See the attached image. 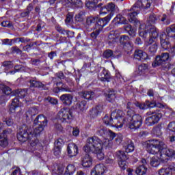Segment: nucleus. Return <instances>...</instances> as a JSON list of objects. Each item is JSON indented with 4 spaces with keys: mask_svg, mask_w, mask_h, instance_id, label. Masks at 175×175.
Here are the masks:
<instances>
[{
    "mask_svg": "<svg viewBox=\"0 0 175 175\" xmlns=\"http://www.w3.org/2000/svg\"><path fill=\"white\" fill-rule=\"evenodd\" d=\"M142 144L149 154H157V158L161 162H167L170 157L175 159V151L167 148L165 142L161 140L149 139L143 142Z\"/></svg>",
    "mask_w": 175,
    "mask_h": 175,
    "instance_id": "nucleus-1",
    "label": "nucleus"
},
{
    "mask_svg": "<svg viewBox=\"0 0 175 175\" xmlns=\"http://www.w3.org/2000/svg\"><path fill=\"white\" fill-rule=\"evenodd\" d=\"M113 112L116 113L114 115L115 121L119 122L120 125V124H122V126L124 124H126V122H129V128L133 131L139 129V128L142 126V124H143V120L142 119V116L140 115H130L129 113H132L133 114V111L132 110L127 111V115L129 116L127 118H124V113L121 110H118L117 112Z\"/></svg>",
    "mask_w": 175,
    "mask_h": 175,
    "instance_id": "nucleus-2",
    "label": "nucleus"
},
{
    "mask_svg": "<svg viewBox=\"0 0 175 175\" xmlns=\"http://www.w3.org/2000/svg\"><path fill=\"white\" fill-rule=\"evenodd\" d=\"M103 142L96 136L88 138L86 144L83 147L85 152H92L96 154V157L99 161H102L105 158V154L103 153Z\"/></svg>",
    "mask_w": 175,
    "mask_h": 175,
    "instance_id": "nucleus-3",
    "label": "nucleus"
},
{
    "mask_svg": "<svg viewBox=\"0 0 175 175\" xmlns=\"http://www.w3.org/2000/svg\"><path fill=\"white\" fill-rule=\"evenodd\" d=\"M43 126H37L33 128V131H29L28 126L23 125L19 130L17 135V139L19 142L24 143L31 137H36L43 132Z\"/></svg>",
    "mask_w": 175,
    "mask_h": 175,
    "instance_id": "nucleus-4",
    "label": "nucleus"
},
{
    "mask_svg": "<svg viewBox=\"0 0 175 175\" xmlns=\"http://www.w3.org/2000/svg\"><path fill=\"white\" fill-rule=\"evenodd\" d=\"M148 31V29L144 25H140L139 29V36L143 39H150V38L157 39L159 36V30L155 26L150 27Z\"/></svg>",
    "mask_w": 175,
    "mask_h": 175,
    "instance_id": "nucleus-5",
    "label": "nucleus"
},
{
    "mask_svg": "<svg viewBox=\"0 0 175 175\" xmlns=\"http://www.w3.org/2000/svg\"><path fill=\"white\" fill-rule=\"evenodd\" d=\"M148 115L151 116L148 117L145 120V124L148 125V126H152V125H155V124H158V122H159V120L162 118V114L159 112H148Z\"/></svg>",
    "mask_w": 175,
    "mask_h": 175,
    "instance_id": "nucleus-6",
    "label": "nucleus"
},
{
    "mask_svg": "<svg viewBox=\"0 0 175 175\" xmlns=\"http://www.w3.org/2000/svg\"><path fill=\"white\" fill-rule=\"evenodd\" d=\"M72 117V112L68 108H63L57 113V119L61 122H69Z\"/></svg>",
    "mask_w": 175,
    "mask_h": 175,
    "instance_id": "nucleus-7",
    "label": "nucleus"
},
{
    "mask_svg": "<svg viewBox=\"0 0 175 175\" xmlns=\"http://www.w3.org/2000/svg\"><path fill=\"white\" fill-rule=\"evenodd\" d=\"M152 5V0H137V1L133 5V9H141V10H147L150 9Z\"/></svg>",
    "mask_w": 175,
    "mask_h": 175,
    "instance_id": "nucleus-8",
    "label": "nucleus"
},
{
    "mask_svg": "<svg viewBox=\"0 0 175 175\" xmlns=\"http://www.w3.org/2000/svg\"><path fill=\"white\" fill-rule=\"evenodd\" d=\"M111 17H113V13H110L103 18H98L97 21H96V23L95 25V27L102 31L103 29V27H105V25L109 24L110 20H111Z\"/></svg>",
    "mask_w": 175,
    "mask_h": 175,
    "instance_id": "nucleus-9",
    "label": "nucleus"
},
{
    "mask_svg": "<svg viewBox=\"0 0 175 175\" xmlns=\"http://www.w3.org/2000/svg\"><path fill=\"white\" fill-rule=\"evenodd\" d=\"M116 115V112H112L111 113V116L106 115L103 119V121L105 125H109V126H116L117 128H122V124H114V121L113 120V117Z\"/></svg>",
    "mask_w": 175,
    "mask_h": 175,
    "instance_id": "nucleus-10",
    "label": "nucleus"
},
{
    "mask_svg": "<svg viewBox=\"0 0 175 175\" xmlns=\"http://www.w3.org/2000/svg\"><path fill=\"white\" fill-rule=\"evenodd\" d=\"M117 135L118 134H116V133L111 131V130H108L107 135L109 136V139H105V142H103V146L108 148H111V147H113L112 140L117 137Z\"/></svg>",
    "mask_w": 175,
    "mask_h": 175,
    "instance_id": "nucleus-11",
    "label": "nucleus"
},
{
    "mask_svg": "<svg viewBox=\"0 0 175 175\" xmlns=\"http://www.w3.org/2000/svg\"><path fill=\"white\" fill-rule=\"evenodd\" d=\"M107 172V167L103 164H98L92 170V175H103Z\"/></svg>",
    "mask_w": 175,
    "mask_h": 175,
    "instance_id": "nucleus-12",
    "label": "nucleus"
},
{
    "mask_svg": "<svg viewBox=\"0 0 175 175\" xmlns=\"http://www.w3.org/2000/svg\"><path fill=\"white\" fill-rule=\"evenodd\" d=\"M114 10H116V5L113 3H109L107 5L100 8V14H107V12H111L114 16Z\"/></svg>",
    "mask_w": 175,
    "mask_h": 175,
    "instance_id": "nucleus-13",
    "label": "nucleus"
},
{
    "mask_svg": "<svg viewBox=\"0 0 175 175\" xmlns=\"http://www.w3.org/2000/svg\"><path fill=\"white\" fill-rule=\"evenodd\" d=\"M67 152L70 157H76L79 154V147L75 143H70L67 146Z\"/></svg>",
    "mask_w": 175,
    "mask_h": 175,
    "instance_id": "nucleus-14",
    "label": "nucleus"
},
{
    "mask_svg": "<svg viewBox=\"0 0 175 175\" xmlns=\"http://www.w3.org/2000/svg\"><path fill=\"white\" fill-rule=\"evenodd\" d=\"M134 58L137 59L138 61H146V59H148V55L147 53L143 51L142 50H135L134 53Z\"/></svg>",
    "mask_w": 175,
    "mask_h": 175,
    "instance_id": "nucleus-15",
    "label": "nucleus"
},
{
    "mask_svg": "<svg viewBox=\"0 0 175 175\" xmlns=\"http://www.w3.org/2000/svg\"><path fill=\"white\" fill-rule=\"evenodd\" d=\"M152 66H162L164 69H169L170 68L169 63L164 62L159 55L156 57L154 64H152Z\"/></svg>",
    "mask_w": 175,
    "mask_h": 175,
    "instance_id": "nucleus-16",
    "label": "nucleus"
},
{
    "mask_svg": "<svg viewBox=\"0 0 175 175\" xmlns=\"http://www.w3.org/2000/svg\"><path fill=\"white\" fill-rule=\"evenodd\" d=\"M60 100L64 105H66V106H70L73 100V96L70 94H62L60 96Z\"/></svg>",
    "mask_w": 175,
    "mask_h": 175,
    "instance_id": "nucleus-17",
    "label": "nucleus"
},
{
    "mask_svg": "<svg viewBox=\"0 0 175 175\" xmlns=\"http://www.w3.org/2000/svg\"><path fill=\"white\" fill-rule=\"evenodd\" d=\"M160 43L162 49L164 50H167V49H170V42L166 40V33H161L160 34Z\"/></svg>",
    "mask_w": 175,
    "mask_h": 175,
    "instance_id": "nucleus-18",
    "label": "nucleus"
},
{
    "mask_svg": "<svg viewBox=\"0 0 175 175\" xmlns=\"http://www.w3.org/2000/svg\"><path fill=\"white\" fill-rule=\"evenodd\" d=\"M81 165L83 167H91L92 166V157L88 154H85L82 158Z\"/></svg>",
    "mask_w": 175,
    "mask_h": 175,
    "instance_id": "nucleus-19",
    "label": "nucleus"
},
{
    "mask_svg": "<svg viewBox=\"0 0 175 175\" xmlns=\"http://www.w3.org/2000/svg\"><path fill=\"white\" fill-rule=\"evenodd\" d=\"M79 95L83 99H86L87 100H92L94 98H95V92L93 91H83L79 92Z\"/></svg>",
    "mask_w": 175,
    "mask_h": 175,
    "instance_id": "nucleus-20",
    "label": "nucleus"
},
{
    "mask_svg": "<svg viewBox=\"0 0 175 175\" xmlns=\"http://www.w3.org/2000/svg\"><path fill=\"white\" fill-rule=\"evenodd\" d=\"M103 110V106L97 105L90 111V116H91L92 118H96L98 114H100V113H102Z\"/></svg>",
    "mask_w": 175,
    "mask_h": 175,
    "instance_id": "nucleus-21",
    "label": "nucleus"
},
{
    "mask_svg": "<svg viewBox=\"0 0 175 175\" xmlns=\"http://www.w3.org/2000/svg\"><path fill=\"white\" fill-rule=\"evenodd\" d=\"M56 30L62 35H66L68 38H74L75 37V32L65 30L61 26L57 25L56 26Z\"/></svg>",
    "mask_w": 175,
    "mask_h": 175,
    "instance_id": "nucleus-22",
    "label": "nucleus"
},
{
    "mask_svg": "<svg viewBox=\"0 0 175 175\" xmlns=\"http://www.w3.org/2000/svg\"><path fill=\"white\" fill-rule=\"evenodd\" d=\"M103 57V58H106V59H109V58H120L121 54L116 55L113 53L112 50L108 49L104 51Z\"/></svg>",
    "mask_w": 175,
    "mask_h": 175,
    "instance_id": "nucleus-23",
    "label": "nucleus"
},
{
    "mask_svg": "<svg viewBox=\"0 0 175 175\" xmlns=\"http://www.w3.org/2000/svg\"><path fill=\"white\" fill-rule=\"evenodd\" d=\"M20 106H21V102H20L18 98H14L10 107V113H16V108L20 107Z\"/></svg>",
    "mask_w": 175,
    "mask_h": 175,
    "instance_id": "nucleus-24",
    "label": "nucleus"
},
{
    "mask_svg": "<svg viewBox=\"0 0 175 175\" xmlns=\"http://www.w3.org/2000/svg\"><path fill=\"white\" fill-rule=\"evenodd\" d=\"M137 12H133L128 15V20L130 23H132L133 24H135V25H137V24H140V22L139 20H137Z\"/></svg>",
    "mask_w": 175,
    "mask_h": 175,
    "instance_id": "nucleus-25",
    "label": "nucleus"
},
{
    "mask_svg": "<svg viewBox=\"0 0 175 175\" xmlns=\"http://www.w3.org/2000/svg\"><path fill=\"white\" fill-rule=\"evenodd\" d=\"M113 23L115 25H118V24H128V21L125 17L121 15H118L113 20Z\"/></svg>",
    "mask_w": 175,
    "mask_h": 175,
    "instance_id": "nucleus-26",
    "label": "nucleus"
},
{
    "mask_svg": "<svg viewBox=\"0 0 175 175\" xmlns=\"http://www.w3.org/2000/svg\"><path fill=\"white\" fill-rule=\"evenodd\" d=\"M3 134H0V146L5 148V147H8L9 144V141L8 140V137L5 135L6 133V131H3Z\"/></svg>",
    "mask_w": 175,
    "mask_h": 175,
    "instance_id": "nucleus-27",
    "label": "nucleus"
},
{
    "mask_svg": "<svg viewBox=\"0 0 175 175\" xmlns=\"http://www.w3.org/2000/svg\"><path fill=\"white\" fill-rule=\"evenodd\" d=\"M76 109L79 111H85L88 109V106L87 105V101L83 100L81 103H78L76 105Z\"/></svg>",
    "mask_w": 175,
    "mask_h": 175,
    "instance_id": "nucleus-28",
    "label": "nucleus"
},
{
    "mask_svg": "<svg viewBox=\"0 0 175 175\" xmlns=\"http://www.w3.org/2000/svg\"><path fill=\"white\" fill-rule=\"evenodd\" d=\"M116 94V91L113 90H109L106 95L107 100L108 102H114Z\"/></svg>",
    "mask_w": 175,
    "mask_h": 175,
    "instance_id": "nucleus-29",
    "label": "nucleus"
},
{
    "mask_svg": "<svg viewBox=\"0 0 175 175\" xmlns=\"http://www.w3.org/2000/svg\"><path fill=\"white\" fill-rule=\"evenodd\" d=\"M148 70V66L146 64H142L138 66L137 74L139 76H142L143 75H145V73H147Z\"/></svg>",
    "mask_w": 175,
    "mask_h": 175,
    "instance_id": "nucleus-30",
    "label": "nucleus"
},
{
    "mask_svg": "<svg viewBox=\"0 0 175 175\" xmlns=\"http://www.w3.org/2000/svg\"><path fill=\"white\" fill-rule=\"evenodd\" d=\"M135 173L137 175H144L147 173V167L144 165H139L137 167Z\"/></svg>",
    "mask_w": 175,
    "mask_h": 175,
    "instance_id": "nucleus-31",
    "label": "nucleus"
},
{
    "mask_svg": "<svg viewBox=\"0 0 175 175\" xmlns=\"http://www.w3.org/2000/svg\"><path fill=\"white\" fill-rule=\"evenodd\" d=\"M33 124L35 125H38L43 126V124H44V115H38L36 118L34 120Z\"/></svg>",
    "mask_w": 175,
    "mask_h": 175,
    "instance_id": "nucleus-32",
    "label": "nucleus"
},
{
    "mask_svg": "<svg viewBox=\"0 0 175 175\" xmlns=\"http://www.w3.org/2000/svg\"><path fill=\"white\" fill-rule=\"evenodd\" d=\"M116 157L118 161H126V159H128V156L125 154V152L122 150H118L116 152Z\"/></svg>",
    "mask_w": 175,
    "mask_h": 175,
    "instance_id": "nucleus-33",
    "label": "nucleus"
},
{
    "mask_svg": "<svg viewBox=\"0 0 175 175\" xmlns=\"http://www.w3.org/2000/svg\"><path fill=\"white\" fill-rule=\"evenodd\" d=\"M70 5L73 9L83 8V1L81 0H70Z\"/></svg>",
    "mask_w": 175,
    "mask_h": 175,
    "instance_id": "nucleus-34",
    "label": "nucleus"
},
{
    "mask_svg": "<svg viewBox=\"0 0 175 175\" xmlns=\"http://www.w3.org/2000/svg\"><path fill=\"white\" fill-rule=\"evenodd\" d=\"M76 172V167L72 164H69L65 171V175H72Z\"/></svg>",
    "mask_w": 175,
    "mask_h": 175,
    "instance_id": "nucleus-35",
    "label": "nucleus"
},
{
    "mask_svg": "<svg viewBox=\"0 0 175 175\" xmlns=\"http://www.w3.org/2000/svg\"><path fill=\"white\" fill-rule=\"evenodd\" d=\"M124 30L126 31V32H128L130 36L133 37L136 36V30L132 28V26L131 25H127L124 26Z\"/></svg>",
    "mask_w": 175,
    "mask_h": 175,
    "instance_id": "nucleus-36",
    "label": "nucleus"
},
{
    "mask_svg": "<svg viewBox=\"0 0 175 175\" xmlns=\"http://www.w3.org/2000/svg\"><path fill=\"white\" fill-rule=\"evenodd\" d=\"M27 92L26 89L15 90L14 95L18 98H24L26 96Z\"/></svg>",
    "mask_w": 175,
    "mask_h": 175,
    "instance_id": "nucleus-37",
    "label": "nucleus"
},
{
    "mask_svg": "<svg viewBox=\"0 0 175 175\" xmlns=\"http://www.w3.org/2000/svg\"><path fill=\"white\" fill-rule=\"evenodd\" d=\"M0 90L5 94V95H10L12 94V89L3 84H0Z\"/></svg>",
    "mask_w": 175,
    "mask_h": 175,
    "instance_id": "nucleus-38",
    "label": "nucleus"
},
{
    "mask_svg": "<svg viewBox=\"0 0 175 175\" xmlns=\"http://www.w3.org/2000/svg\"><path fill=\"white\" fill-rule=\"evenodd\" d=\"M147 21L148 24H155L158 21V16L155 14H150Z\"/></svg>",
    "mask_w": 175,
    "mask_h": 175,
    "instance_id": "nucleus-39",
    "label": "nucleus"
},
{
    "mask_svg": "<svg viewBox=\"0 0 175 175\" xmlns=\"http://www.w3.org/2000/svg\"><path fill=\"white\" fill-rule=\"evenodd\" d=\"M108 132L109 130L105 129L103 126H100L97 131V134L100 136H103V137H106L107 136Z\"/></svg>",
    "mask_w": 175,
    "mask_h": 175,
    "instance_id": "nucleus-40",
    "label": "nucleus"
},
{
    "mask_svg": "<svg viewBox=\"0 0 175 175\" xmlns=\"http://www.w3.org/2000/svg\"><path fill=\"white\" fill-rule=\"evenodd\" d=\"M14 69V70L10 71L8 73H10V75H14V73L17 72H23V70H24L25 68L22 65H16Z\"/></svg>",
    "mask_w": 175,
    "mask_h": 175,
    "instance_id": "nucleus-41",
    "label": "nucleus"
},
{
    "mask_svg": "<svg viewBox=\"0 0 175 175\" xmlns=\"http://www.w3.org/2000/svg\"><path fill=\"white\" fill-rule=\"evenodd\" d=\"M84 17H85V12L84 11L79 12L75 16V20L76 21H84Z\"/></svg>",
    "mask_w": 175,
    "mask_h": 175,
    "instance_id": "nucleus-42",
    "label": "nucleus"
},
{
    "mask_svg": "<svg viewBox=\"0 0 175 175\" xmlns=\"http://www.w3.org/2000/svg\"><path fill=\"white\" fill-rule=\"evenodd\" d=\"M167 35L165 34L166 38H172V39H175V34L172 35V32H174V29L173 27V25H171L170 27H167L166 29Z\"/></svg>",
    "mask_w": 175,
    "mask_h": 175,
    "instance_id": "nucleus-43",
    "label": "nucleus"
},
{
    "mask_svg": "<svg viewBox=\"0 0 175 175\" xmlns=\"http://www.w3.org/2000/svg\"><path fill=\"white\" fill-rule=\"evenodd\" d=\"M2 66H3L5 70H9L13 68V62L12 61H5L2 63Z\"/></svg>",
    "mask_w": 175,
    "mask_h": 175,
    "instance_id": "nucleus-44",
    "label": "nucleus"
},
{
    "mask_svg": "<svg viewBox=\"0 0 175 175\" xmlns=\"http://www.w3.org/2000/svg\"><path fill=\"white\" fill-rule=\"evenodd\" d=\"M126 152H133L135 151V145L132 141H130L127 146H125Z\"/></svg>",
    "mask_w": 175,
    "mask_h": 175,
    "instance_id": "nucleus-45",
    "label": "nucleus"
},
{
    "mask_svg": "<svg viewBox=\"0 0 175 175\" xmlns=\"http://www.w3.org/2000/svg\"><path fill=\"white\" fill-rule=\"evenodd\" d=\"M64 144H65V141H64L62 138H59L54 143L55 147L57 148H61V149H62V147Z\"/></svg>",
    "mask_w": 175,
    "mask_h": 175,
    "instance_id": "nucleus-46",
    "label": "nucleus"
},
{
    "mask_svg": "<svg viewBox=\"0 0 175 175\" xmlns=\"http://www.w3.org/2000/svg\"><path fill=\"white\" fill-rule=\"evenodd\" d=\"M42 85H43V84L41 82L35 80L30 81V87H33L34 88H40Z\"/></svg>",
    "mask_w": 175,
    "mask_h": 175,
    "instance_id": "nucleus-47",
    "label": "nucleus"
},
{
    "mask_svg": "<svg viewBox=\"0 0 175 175\" xmlns=\"http://www.w3.org/2000/svg\"><path fill=\"white\" fill-rule=\"evenodd\" d=\"M161 21L165 24V25H169L170 24V18L165 14H163L161 16Z\"/></svg>",
    "mask_w": 175,
    "mask_h": 175,
    "instance_id": "nucleus-48",
    "label": "nucleus"
},
{
    "mask_svg": "<svg viewBox=\"0 0 175 175\" xmlns=\"http://www.w3.org/2000/svg\"><path fill=\"white\" fill-rule=\"evenodd\" d=\"M160 163H161V162L159 161L158 158H157V157H152L150 159V165L153 167H157V166H159Z\"/></svg>",
    "mask_w": 175,
    "mask_h": 175,
    "instance_id": "nucleus-49",
    "label": "nucleus"
},
{
    "mask_svg": "<svg viewBox=\"0 0 175 175\" xmlns=\"http://www.w3.org/2000/svg\"><path fill=\"white\" fill-rule=\"evenodd\" d=\"M152 133L154 135H155V136H157L158 137H159V136H161V135H162V131L161 129V126H157L154 127L152 129Z\"/></svg>",
    "mask_w": 175,
    "mask_h": 175,
    "instance_id": "nucleus-50",
    "label": "nucleus"
},
{
    "mask_svg": "<svg viewBox=\"0 0 175 175\" xmlns=\"http://www.w3.org/2000/svg\"><path fill=\"white\" fill-rule=\"evenodd\" d=\"M103 72H104V77H101L100 81H107L108 83L110 82V80H111V77L110 76L109 72H107V71L104 70Z\"/></svg>",
    "mask_w": 175,
    "mask_h": 175,
    "instance_id": "nucleus-51",
    "label": "nucleus"
},
{
    "mask_svg": "<svg viewBox=\"0 0 175 175\" xmlns=\"http://www.w3.org/2000/svg\"><path fill=\"white\" fill-rule=\"evenodd\" d=\"M32 9H33V5L32 3L29 4L27 8V11L21 14L22 17H27V16H28V14L32 12Z\"/></svg>",
    "mask_w": 175,
    "mask_h": 175,
    "instance_id": "nucleus-52",
    "label": "nucleus"
},
{
    "mask_svg": "<svg viewBox=\"0 0 175 175\" xmlns=\"http://www.w3.org/2000/svg\"><path fill=\"white\" fill-rule=\"evenodd\" d=\"M118 165L120 169H122V170H125L126 169L128 168L126 160H119Z\"/></svg>",
    "mask_w": 175,
    "mask_h": 175,
    "instance_id": "nucleus-53",
    "label": "nucleus"
},
{
    "mask_svg": "<svg viewBox=\"0 0 175 175\" xmlns=\"http://www.w3.org/2000/svg\"><path fill=\"white\" fill-rule=\"evenodd\" d=\"M120 42L121 44H125L128 43L129 42H131V40H129V37L128 36L123 35V36H120Z\"/></svg>",
    "mask_w": 175,
    "mask_h": 175,
    "instance_id": "nucleus-54",
    "label": "nucleus"
},
{
    "mask_svg": "<svg viewBox=\"0 0 175 175\" xmlns=\"http://www.w3.org/2000/svg\"><path fill=\"white\" fill-rule=\"evenodd\" d=\"M96 21H98V17H88L86 19V24H88V25H91V24H94L95 23H96Z\"/></svg>",
    "mask_w": 175,
    "mask_h": 175,
    "instance_id": "nucleus-55",
    "label": "nucleus"
},
{
    "mask_svg": "<svg viewBox=\"0 0 175 175\" xmlns=\"http://www.w3.org/2000/svg\"><path fill=\"white\" fill-rule=\"evenodd\" d=\"M117 42V37L114 34H109L108 36V43L109 44H113Z\"/></svg>",
    "mask_w": 175,
    "mask_h": 175,
    "instance_id": "nucleus-56",
    "label": "nucleus"
},
{
    "mask_svg": "<svg viewBox=\"0 0 175 175\" xmlns=\"http://www.w3.org/2000/svg\"><path fill=\"white\" fill-rule=\"evenodd\" d=\"M100 31L102 30L94 27V31L92 32L90 34L91 38H92V39H96V38H98V35H99V33H100Z\"/></svg>",
    "mask_w": 175,
    "mask_h": 175,
    "instance_id": "nucleus-57",
    "label": "nucleus"
},
{
    "mask_svg": "<svg viewBox=\"0 0 175 175\" xmlns=\"http://www.w3.org/2000/svg\"><path fill=\"white\" fill-rule=\"evenodd\" d=\"M105 163L113 165V163H114V156L110 154L109 156L105 157Z\"/></svg>",
    "mask_w": 175,
    "mask_h": 175,
    "instance_id": "nucleus-58",
    "label": "nucleus"
},
{
    "mask_svg": "<svg viewBox=\"0 0 175 175\" xmlns=\"http://www.w3.org/2000/svg\"><path fill=\"white\" fill-rule=\"evenodd\" d=\"M124 49L126 51H131L132 49H133V44L131 41H129V42L124 44Z\"/></svg>",
    "mask_w": 175,
    "mask_h": 175,
    "instance_id": "nucleus-59",
    "label": "nucleus"
},
{
    "mask_svg": "<svg viewBox=\"0 0 175 175\" xmlns=\"http://www.w3.org/2000/svg\"><path fill=\"white\" fill-rule=\"evenodd\" d=\"M44 100L45 102H48L49 103H51V105H57V103H58V100L55 98H53L50 96L45 98Z\"/></svg>",
    "mask_w": 175,
    "mask_h": 175,
    "instance_id": "nucleus-60",
    "label": "nucleus"
},
{
    "mask_svg": "<svg viewBox=\"0 0 175 175\" xmlns=\"http://www.w3.org/2000/svg\"><path fill=\"white\" fill-rule=\"evenodd\" d=\"M157 50H158V44L157 42L153 43L149 47L150 53H157Z\"/></svg>",
    "mask_w": 175,
    "mask_h": 175,
    "instance_id": "nucleus-61",
    "label": "nucleus"
},
{
    "mask_svg": "<svg viewBox=\"0 0 175 175\" xmlns=\"http://www.w3.org/2000/svg\"><path fill=\"white\" fill-rule=\"evenodd\" d=\"M146 109H152L157 107V103L154 101L150 102L149 100L146 101Z\"/></svg>",
    "mask_w": 175,
    "mask_h": 175,
    "instance_id": "nucleus-62",
    "label": "nucleus"
},
{
    "mask_svg": "<svg viewBox=\"0 0 175 175\" xmlns=\"http://www.w3.org/2000/svg\"><path fill=\"white\" fill-rule=\"evenodd\" d=\"M159 175H169L170 174V172L167 167L161 168L159 170Z\"/></svg>",
    "mask_w": 175,
    "mask_h": 175,
    "instance_id": "nucleus-63",
    "label": "nucleus"
},
{
    "mask_svg": "<svg viewBox=\"0 0 175 175\" xmlns=\"http://www.w3.org/2000/svg\"><path fill=\"white\" fill-rule=\"evenodd\" d=\"M167 129L169 131H171V132H174L175 133V122H170L167 126Z\"/></svg>",
    "mask_w": 175,
    "mask_h": 175,
    "instance_id": "nucleus-64",
    "label": "nucleus"
}]
</instances>
